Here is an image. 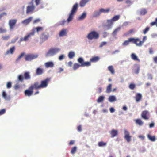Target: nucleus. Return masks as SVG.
<instances>
[{
	"mask_svg": "<svg viewBox=\"0 0 157 157\" xmlns=\"http://www.w3.org/2000/svg\"><path fill=\"white\" fill-rule=\"evenodd\" d=\"M44 71L43 69L40 68H38L36 70V75H40L43 73Z\"/></svg>",
	"mask_w": 157,
	"mask_h": 157,
	"instance_id": "17",
	"label": "nucleus"
},
{
	"mask_svg": "<svg viewBox=\"0 0 157 157\" xmlns=\"http://www.w3.org/2000/svg\"><path fill=\"white\" fill-rule=\"evenodd\" d=\"M15 50V47L14 46L10 48V49L7 50L6 52V55H8L9 54H13Z\"/></svg>",
	"mask_w": 157,
	"mask_h": 157,
	"instance_id": "15",
	"label": "nucleus"
},
{
	"mask_svg": "<svg viewBox=\"0 0 157 157\" xmlns=\"http://www.w3.org/2000/svg\"><path fill=\"white\" fill-rule=\"evenodd\" d=\"M134 32V30L133 29H131L129 30L127 32L124 33V35L125 36H127L128 35L131 34Z\"/></svg>",
	"mask_w": 157,
	"mask_h": 157,
	"instance_id": "42",
	"label": "nucleus"
},
{
	"mask_svg": "<svg viewBox=\"0 0 157 157\" xmlns=\"http://www.w3.org/2000/svg\"><path fill=\"white\" fill-rule=\"evenodd\" d=\"M24 55V53H22L21 54V55H20L18 57V58L17 59L16 61H19L21 58Z\"/></svg>",
	"mask_w": 157,
	"mask_h": 157,
	"instance_id": "46",
	"label": "nucleus"
},
{
	"mask_svg": "<svg viewBox=\"0 0 157 157\" xmlns=\"http://www.w3.org/2000/svg\"><path fill=\"white\" fill-rule=\"evenodd\" d=\"M24 78L25 79H29L30 78V76L29 72H25L24 73Z\"/></svg>",
	"mask_w": 157,
	"mask_h": 157,
	"instance_id": "33",
	"label": "nucleus"
},
{
	"mask_svg": "<svg viewBox=\"0 0 157 157\" xmlns=\"http://www.w3.org/2000/svg\"><path fill=\"white\" fill-rule=\"evenodd\" d=\"M14 89L15 90H17L20 88V86L17 84H16L14 86Z\"/></svg>",
	"mask_w": 157,
	"mask_h": 157,
	"instance_id": "59",
	"label": "nucleus"
},
{
	"mask_svg": "<svg viewBox=\"0 0 157 157\" xmlns=\"http://www.w3.org/2000/svg\"><path fill=\"white\" fill-rule=\"evenodd\" d=\"M38 56L37 55H27L25 56V59L26 61H31L32 59L37 58Z\"/></svg>",
	"mask_w": 157,
	"mask_h": 157,
	"instance_id": "9",
	"label": "nucleus"
},
{
	"mask_svg": "<svg viewBox=\"0 0 157 157\" xmlns=\"http://www.w3.org/2000/svg\"><path fill=\"white\" fill-rule=\"evenodd\" d=\"M107 44V42H105V41H104V42H102L100 44V46H99V47L100 48H101L104 45H106Z\"/></svg>",
	"mask_w": 157,
	"mask_h": 157,
	"instance_id": "53",
	"label": "nucleus"
},
{
	"mask_svg": "<svg viewBox=\"0 0 157 157\" xmlns=\"http://www.w3.org/2000/svg\"><path fill=\"white\" fill-rule=\"evenodd\" d=\"M35 33V32L34 31L29 33L27 35L25 36L24 38L21 37V38L19 40V41L21 42L23 41H26L28 40L31 36L34 35Z\"/></svg>",
	"mask_w": 157,
	"mask_h": 157,
	"instance_id": "7",
	"label": "nucleus"
},
{
	"mask_svg": "<svg viewBox=\"0 0 157 157\" xmlns=\"http://www.w3.org/2000/svg\"><path fill=\"white\" fill-rule=\"evenodd\" d=\"M136 123L140 126H142L144 122L141 119H138L134 120Z\"/></svg>",
	"mask_w": 157,
	"mask_h": 157,
	"instance_id": "21",
	"label": "nucleus"
},
{
	"mask_svg": "<svg viewBox=\"0 0 157 157\" xmlns=\"http://www.w3.org/2000/svg\"><path fill=\"white\" fill-rule=\"evenodd\" d=\"M29 5L27 6L26 11V13L29 14L32 12L34 10L35 6L33 4V0H32L31 2L29 3Z\"/></svg>",
	"mask_w": 157,
	"mask_h": 157,
	"instance_id": "6",
	"label": "nucleus"
},
{
	"mask_svg": "<svg viewBox=\"0 0 157 157\" xmlns=\"http://www.w3.org/2000/svg\"><path fill=\"white\" fill-rule=\"evenodd\" d=\"M110 133L111 136L112 137H114L117 136L118 134V131L117 130H115L114 129L112 130L110 132Z\"/></svg>",
	"mask_w": 157,
	"mask_h": 157,
	"instance_id": "20",
	"label": "nucleus"
},
{
	"mask_svg": "<svg viewBox=\"0 0 157 157\" xmlns=\"http://www.w3.org/2000/svg\"><path fill=\"white\" fill-rule=\"evenodd\" d=\"M99 36V34L93 31L88 34L87 37L89 39L92 40L93 39H97Z\"/></svg>",
	"mask_w": 157,
	"mask_h": 157,
	"instance_id": "5",
	"label": "nucleus"
},
{
	"mask_svg": "<svg viewBox=\"0 0 157 157\" xmlns=\"http://www.w3.org/2000/svg\"><path fill=\"white\" fill-rule=\"evenodd\" d=\"M110 102H112L116 101V97L114 96H110L108 98Z\"/></svg>",
	"mask_w": 157,
	"mask_h": 157,
	"instance_id": "34",
	"label": "nucleus"
},
{
	"mask_svg": "<svg viewBox=\"0 0 157 157\" xmlns=\"http://www.w3.org/2000/svg\"><path fill=\"white\" fill-rule=\"evenodd\" d=\"M32 19V17H29L28 18L23 20L22 22V23L25 25H27L30 23Z\"/></svg>",
	"mask_w": 157,
	"mask_h": 157,
	"instance_id": "16",
	"label": "nucleus"
},
{
	"mask_svg": "<svg viewBox=\"0 0 157 157\" xmlns=\"http://www.w3.org/2000/svg\"><path fill=\"white\" fill-rule=\"evenodd\" d=\"M24 79V77L22 75H20L18 77V80L19 81L22 82Z\"/></svg>",
	"mask_w": 157,
	"mask_h": 157,
	"instance_id": "43",
	"label": "nucleus"
},
{
	"mask_svg": "<svg viewBox=\"0 0 157 157\" xmlns=\"http://www.w3.org/2000/svg\"><path fill=\"white\" fill-rule=\"evenodd\" d=\"M150 114L148 111H143L141 114V117L144 120H148L150 118Z\"/></svg>",
	"mask_w": 157,
	"mask_h": 157,
	"instance_id": "8",
	"label": "nucleus"
},
{
	"mask_svg": "<svg viewBox=\"0 0 157 157\" xmlns=\"http://www.w3.org/2000/svg\"><path fill=\"white\" fill-rule=\"evenodd\" d=\"M90 0H81L80 2V5L81 7L84 6Z\"/></svg>",
	"mask_w": 157,
	"mask_h": 157,
	"instance_id": "25",
	"label": "nucleus"
},
{
	"mask_svg": "<svg viewBox=\"0 0 157 157\" xmlns=\"http://www.w3.org/2000/svg\"><path fill=\"white\" fill-rule=\"evenodd\" d=\"M140 70L139 67H138L137 69H136L135 71V73L136 74H138L139 73Z\"/></svg>",
	"mask_w": 157,
	"mask_h": 157,
	"instance_id": "60",
	"label": "nucleus"
},
{
	"mask_svg": "<svg viewBox=\"0 0 157 157\" xmlns=\"http://www.w3.org/2000/svg\"><path fill=\"white\" fill-rule=\"evenodd\" d=\"M120 18V16L118 15H116L112 19H111L114 22V21H117Z\"/></svg>",
	"mask_w": 157,
	"mask_h": 157,
	"instance_id": "39",
	"label": "nucleus"
},
{
	"mask_svg": "<svg viewBox=\"0 0 157 157\" xmlns=\"http://www.w3.org/2000/svg\"><path fill=\"white\" fill-rule=\"evenodd\" d=\"M10 38V36L9 35L8 36H3L2 37V39L3 40H6L9 39Z\"/></svg>",
	"mask_w": 157,
	"mask_h": 157,
	"instance_id": "49",
	"label": "nucleus"
},
{
	"mask_svg": "<svg viewBox=\"0 0 157 157\" xmlns=\"http://www.w3.org/2000/svg\"><path fill=\"white\" fill-rule=\"evenodd\" d=\"M7 87L8 88H10L11 87V83L10 82H8L6 85Z\"/></svg>",
	"mask_w": 157,
	"mask_h": 157,
	"instance_id": "54",
	"label": "nucleus"
},
{
	"mask_svg": "<svg viewBox=\"0 0 157 157\" xmlns=\"http://www.w3.org/2000/svg\"><path fill=\"white\" fill-rule=\"evenodd\" d=\"M86 16V13H84L83 14L80 16L78 18V19L79 20H81L85 19Z\"/></svg>",
	"mask_w": 157,
	"mask_h": 157,
	"instance_id": "37",
	"label": "nucleus"
},
{
	"mask_svg": "<svg viewBox=\"0 0 157 157\" xmlns=\"http://www.w3.org/2000/svg\"><path fill=\"white\" fill-rule=\"evenodd\" d=\"M75 56V54L74 52L72 51H71L69 52L68 56L70 59H72Z\"/></svg>",
	"mask_w": 157,
	"mask_h": 157,
	"instance_id": "30",
	"label": "nucleus"
},
{
	"mask_svg": "<svg viewBox=\"0 0 157 157\" xmlns=\"http://www.w3.org/2000/svg\"><path fill=\"white\" fill-rule=\"evenodd\" d=\"M138 137L140 139L142 140H144V139L145 138V137L144 136H143V135H139Z\"/></svg>",
	"mask_w": 157,
	"mask_h": 157,
	"instance_id": "57",
	"label": "nucleus"
},
{
	"mask_svg": "<svg viewBox=\"0 0 157 157\" xmlns=\"http://www.w3.org/2000/svg\"><path fill=\"white\" fill-rule=\"evenodd\" d=\"M108 70L112 74H114L115 73L114 69L112 66H109L108 67Z\"/></svg>",
	"mask_w": 157,
	"mask_h": 157,
	"instance_id": "31",
	"label": "nucleus"
},
{
	"mask_svg": "<svg viewBox=\"0 0 157 157\" xmlns=\"http://www.w3.org/2000/svg\"><path fill=\"white\" fill-rule=\"evenodd\" d=\"M64 58V56L63 55H62L60 56L59 57V60H61Z\"/></svg>",
	"mask_w": 157,
	"mask_h": 157,
	"instance_id": "58",
	"label": "nucleus"
},
{
	"mask_svg": "<svg viewBox=\"0 0 157 157\" xmlns=\"http://www.w3.org/2000/svg\"><path fill=\"white\" fill-rule=\"evenodd\" d=\"M50 81V78H47L44 80H41L40 84L37 82H35L31 85L29 89L25 91V95L28 96H31L33 93V89L38 90L47 87Z\"/></svg>",
	"mask_w": 157,
	"mask_h": 157,
	"instance_id": "1",
	"label": "nucleus"
},
{
	"mask_svg": "<svg viewBox=\"0 0 157 157\" xmlns=\"http://www.w3.org/2000/svg\"><path fill=\"white\" fill-rule=\"evenodd\" d=\"M149 27H147L144 30H143V33H144V34H146L147 33V32L149 30Z\"/></svg>",
	"mask_w": 157,
	"mask_h": 157,
	"instance_id": "44",
	"label": "nucleus"
},
{
	"mask_svg": "<svg viewBox=\"0 0 157 157\" xmlns=\"http://www.w3.org/2000/svg\"><path fill=\"white\" fill-rule=\"evenodd\" d=\"M40 0H35V2L36 6H38L40 3Z\"/></svg>",
	"mask_w": 157,
	"mask_h": 157,
	"instance_id": "62",
	"label": "nucleus"
},
{
	"mask_svg": "<svg viewBox=\"0 0 157 157\" xmlns=\"http://www.w3.org/2000/svg\"><path fill=\"white\" fill-rule=\"evenodd\" d=\"M7 31L5 29L3 28L2 27H0V33H3L6 32Z\"/></svg>",
	"mask_w": 157,
	"mask_h": 157,
	"instance_id": "47",
	"label": "nucleus"
},
{
	"mask_svg": "<svg viewBox=\"0 0 157 157\" xmlns=\"http://www.w3.org/2000/svg\"><path fill=\"white\" fill-rule=\"evenodd\" d=\"M137 40H135L134 38H130L128 40L125 41L122 44L123 46H127L129 44V42H132L133 43H136Z\"/></svg>",
	"mask_w": 157,
	"mask_h": 157,
	"instance_id": "10",
	"label": "nucleus"
},
{
	"mask_svg": "<svg viewBox=\"0 0 157 157\" xmlns=\"http://www.w3.org/2000/svg\"><path fill=\"white\" fill-rule=\"evenodd\" d=\"M45 65L46 67H54V64L52 62H48L45 63Z\"/></svg>",
	"mask_w": 157,
	"mask_h": 157,
	"instance_id": "18",
	"label": "nucleus"
},
{
	"mask_svg": "<svg viewBox=\"0 0 157 157\" xmlns=\"http://www.w3.org/2000/svg\"><path fill=\"white\" fill-rule=\"evenodd\" d=\"M110 9L109 8L105 9L103 8H101L99 10V11L100 13H106L109 12L110 11Z\"/></svg>",
	"mask_w": 157,
	"mask_h": 157,
	"instance_id": "27",
	"label": "nucleus"
},
{
	"mask_svg": "<svg viewBox=\"0 0 157 157\" xmlns=\"http://www.w3.org/2000/svg\"><path fill=\"white\" fill-rule=\"evenodd\" d=\"M78 61L80 64L79 65L77 63L74 64L73 68L74 70H76L80 67H88L91 65V63L88 62H84L83 59L82 57H79L78 59Z\"/></svg>",
	"mask_w": 157,
	"mask_h": 157,
	"instance_id": "2",
	"label": "nucleus"
},
{
	"mask_svg": "<svg viewBox=\"0 0 157 157\" xmlns=\"http://www.w3.org/2000/svg\"><path fill=\"white\" fill-rule=\"evenodd\" d=\"M77 148L75 146L72 148L71 152L72 154H74L76 151Z\"/></svg>",
	"mask_w": 157,
	"mask_h": 157,
	"instance_id": "40",
	"label": "nucleus"
},
{
	"mask_svg": "<svg viewBox=\"0 0 157 157\" xmlns=\"http://www.w3.org/2000/svg\"><path fill=\"white\" fill-rule=\"evenodd\" d=\"M60 50L59 48H52L50 49L46 54V56L47 57L50 56H53L58 53Z\"/></svg>",
	"mask_w": 157,
	"mask_h": 157,
	"instance_id": "4",
	"label": "nucleus"
},
{
	"mask_svg": "<svg viewBox=\"0 0 157 157\" xmlns=\"http://www.w3.org/2000/svg\"><path fill=\"white\" fill-rule=\"evenodd\" d=\"M6 111V110L5 109H2L0 110V116L4 114Z\"/></svg>",
	"mask_w": 157,
	"mask_h": 157,
	"instance_id": "51",
	"label": "nucleus"
},
{
	"mask_svg": "<svg viewBox=\"0 0 157 157\" xmlns=\"http://www.w3.org/2000/svg\"><path fill=\"white\" fill-rule=\"evenodd\" d=\"M66 21L64 20H62L61 21H60L58 23V25H63L65 23V22Z\"/></svg>",
	"mask_w": 157,
	"mask_h": 157,
	"instance_id": "50",
	"label": "nucleus"
},
{
	"mask_svg": "<svg viewBox=\"0 0 157 157\" xmlns=\"http://www.w3.org/2000/svg\"><path fill=\"white\" fill-rule=\"evenodd\" d=\"M112 85L111 84H109L107 86L106 90V92L107 93H110L112 91Z\"/></svg>",
	"mask_w": 157,
	"mask_h": 157,
	"instance_id": "29",
	"label": "nucleus"
},
{
	"mask_svg": "<svg viewBox=\"0 0 157 157\" xmlns=\"http://www.w3.org/2000/svg\"><path fill=\"white\" fill-rule=\"evenodd\" d=\"M125 136L124 139L126 140L129 143L131 140V136H130L129 132L127 130H125L124 131Z\"/></svg>",
	"mask_w": 157,
	"mask_h": 157,
	"instance_id": "13",
	"label": "nucleus"
},
{
	"mask_svg": "<svg viewBox=\"0 0 157 157\" xmlns=\"http://www.w3.org/2000/svg\"><path fill=\"white\" fill-rule=\"evenodd\" d=\"M77 130L78 132H80L82 131V128L81 125H79L77 128Z\"/></svg>",
	"mask_w": 157,
	"mask_h": 157,
	"instance_id": "61",
	"label": "nucleus"
},
{
	"mask_svg": "<svg viewBox=\"0 0 157 157\" xmlns=\"http://www.w3.org/2000/svg\"><path fill=\"white\" fill-rule=\"evenodd\" d=\"M134 39L135 40H136V43H134V44H135L137 46H139L138 45H137V44H139V43H140V41H141V40H140V39L139 38H134Z\"/></svg>",
	"mask_w": 157,
	"mask_h": 157,
	"instance_id": "56",
	"label": "nucleus"
},
{
	"mask_svg": "<svg viewBox=\"0 0 157 157\" xmlns=\"http://www.w3.org/2000/svg\"><path fill=\"white\" fill-rule=\"evenodd\" d=\"M129 88L131 90H133L135 87V85L134 84H131L129 85Z\"/></svg>",
	"mask_w": 157,
	"mask_h": 157,
	"instance_id": "48",
	"label": "nucleus"
},
{
	"mask_svg": "<svg viewBox=\"0 0 157 157\" xmlns=\"http://www.w3.org/2000/svg\"><path fill=\"white\" fill-rule=\"evenodd\" d=\"M100 11H99V12H95L94 13L93 16L94 17H96L99 16L100 14Z\"/></svg>",
	"mask_w": 157,
	"mask_h": 157,
	"instance_id": "45",
	"label": "nucleus"
},
{
	"mask_svg": "<svg viewBox=\"0 0 157 157\" xmlns=\"http://www.w3.org/2000/svg\"><path fill=\"white\" fill-rule=\"evenodd\" d=\"M106 144V142H104L102 141H101L98 143V145L100 147H102L105 146Z\"/></svg>",
	"mask_w": 157,
	"mask_h": 157,
	"instance_id": "35",
	"label": "nucleus"
},
{
	"mask_svg": "<svg viewBox=\"0 0 157 157\" xmlns=\"http://www.w3.org/2000/svg\"><path fill=\"white\" fill-rule=\"evenodd\" d=\"M131 58L133 60L140 62V60L137 56L134 53H132L131 55Z\"/></svg>",
	"mask_w": 157,
	"mask_h": 157,
	"instance_id": "24",
	"label": "nucleus"
},
{
	"mask_svg": "<svg viewBox=\"0 0 157 157\" xmlns=\"http://www.w3.org/2000/svg\"><path fill=\"white\" fill-rule=\"evenodd\" d=\"M147 13L146 10L144 8L141 9L140 11V15H144Z\"/></svg>",
	"mask_w": 157,
	"mask_h": 157,
	"instance_id": "28",
	"label": "nucleus"
},
{
	"mask_svg": "<svg viewBox=\"0 0 157 157\" xmlns=\"http://www.w3.org/2000/svg\"><path fill=\"white\" fill-rule=\"evenodd\" d=\"M17 20L16 19H10L9 22V25L10 26V29H12L15 25L17 22Z\"/></svg>",
	"mask_w": 157,
	"mask_h": 157,
	"instance_id": "11",
	"label": "nucleus"
},
{
	"mask_svg": "<svg viewBox=\"0 0 157 157\" xmlns=\"http://www.w3.org/2000/svg\"><path fill=\"white\" fill-rule=\"evenodd\" d=\"M107 24L104 25L106 30H108L111 29L112 27L113 22L111 19L110 20H107Z\"/></svg>",
	"mask_w": 157,
	"mask_h": 157,
	"instance_id": "14",
	"label": "nucleus"
},
{
	"mask_svg": "<svg viewBox=\"0 0 157 157\" xmlns=\"http://www.w3.org/2000/svg\"><path fill=\"white\" fill-rule=\"evenodd\" d=\"M49 37V35L48 33L43 32L41 34L40 38L43 41H45L48 39Z\"/></svg>",
	"mask_w": 157,
	"mask_h": 157,
	"instance_id": "12",
	"label": "nucleus"
},
{
	"mask_svg": "<svg viewBox=\"0 0 157 157\" xmlns=\"http://www.w3.org/2000/svg\"><path fill=\"white\" fill-rule=\"evenodd\" d=\"M142 98V96L141 94L140 93H137L135 99L136 102H137L140 101L141 100Z\"/></svg>",
	"mask_w": 157,
	"mask_h": 157,
	"instance_id": "19",
	"label": "nucleus"
},
{
	"mask_svg": "<svg viewBox=\"0 0 157 157\" xmlns=\"http://www.w3.org/2000/svg\"><path fill=\"white\" fill-rule=\"evenodd\" d=\"M37 32L38 33L39 32L43 31V27H38L35 28Z\"/></svg>",
	"mask_w": 157,
	"mask_h": 157,
	"instance_id": "41",
	"label": "nucleus"
},
{
	"mask_svg": "<svg viewBox=\"0 0 157 157\" xmlns=\"http://www.w3.org/2000/svg\"><path fill=\"white\" fill-rule=\"evenodd\" d=\"M99 59V58L98 57H94L91 58L90 59V62H89L90 63L91 62H95L98 61Z\"/></svg>",
	"mask_w": 157,
	"mask_h": 157,
	"instance_id": "26",
	"label": "nucleus"
},
{
	"mask_svg": "<svg viewBox=\"0 0 157 157\" xmlns=\"http://www.w3.org/2000/svg\"><path fill=\"white\" fill-rule=\"evenodd\" d=\"M120 29L121 28L120 27L116 29L112 33V35L113 36L116 35L117 33L120 30Z\"/></svg>",
	"mask_w": 157,
	"mask_h": 157,
	"instance_id": "36",
	"label": "nucleus"
},
{
	"mask_svg": "<svg viewBox=\"0 0 157 157\" xmlns=\"http://www.w3.org/2000/svg\"><path fill=\"white\" fill-rule=\"evenodd\" d=\"M2 96L5 99H6L7 98V94L6 92L4 91H3L2 93Z\"/></svg>",
	"mask_w": 157,
	"mask_h": 157,
	"instance_id": "52",
	"label": "nucleus"
},
{
	"mask_svg": "<svg viewBox=\"0 0 157 157\" xmlns=\"http://www.w3.org/2000/svg\"><path fill=\"white\" fill-rule=\"evenodd\" d=\"M40 21V18H38L36 19L33 22V24H35L37 23H38Z\"/></svg>",
	"mask_w": 157,
	"mask_h": 157,
	"instance_id": "55",
	"label": "nucleus"
},
{
	"mask_svg": "<svg viewBox=\"0 0 157 157\" xmlns=\"http://www.w3.org/2000/svg\"><path fill=\"white\" fill-rule=\"evenodd\" d=\"M104 99V97L103 96H99L97 100V101L98 103L102 102Z\"/></svg>",
	"mask_w": 157,
	"mask_h": 157,
	"instance_id": "38",
	"label": "nucleus"
},
{
	"mask_svg": "<svg viewBox=\"0 0 157 157\" xmlns=\"http://www.w3.org/2000/svg\"><path fill=\"white\" fill-rule=\"evenodd\" d=\"M147 137L152 141H154L155 140V136H151L150 134H148L147 135Z\"/></svg>",
	"mask_w": 157,
	"mask_h": 157,
	"instance_id": "32",
	"label": "nucleus"
},
{
	"mask_svg": "<svg viewBox=\"0 0 157 157\" xmlns=\"http://www.w3.org/2000/svg\"><path fill=\"white\" fill-rule=\"evenodd\" d=\"M157 23L155 21L152 22H151L150 23V25L151 26H154V25H157Z\"/></svg>",
	"mask_w": 157,
	"mask_h": 157,
	"instance_id": "63",
	"label": "nucleus"
},
{
	"mask_svg": "<svg viewBox=\"0 0 157 157\" xmlns=\"http://www.w3.org/2000/svg\"><path fill=\"white\" fill-rule=\"evenodd\" d=\"M147 39V37L146 36H144L143 37V40L142 41H140V43L139 44H137V45L139 46V47L141 46L143 44L144 42L146 41V40Z\"/></svg>",
	"mask_w": 157,
	"mask_h": 157,
	"instance_id": "23",
	"label": "nucleus"
},
{
	"mask_svg": "<svg viewBox=\"0 0 157 157\" xmlns=\"http://www.w3.org/2000/svg\"><path fill=\"white\" fill-rule=\"evenodd\" d=\"M67 34L66 30L65 29H63L61 30L59 33V36L60 37L63 36H66Z\"/></svg>",
	"mask_w": 157,
	"mask_h": 157,
	"instance_id": "22",
	"label": "nucleus"
},
{
	"mask_svg": "<svg viewBox=\"0 0 157 157\" xmlns=\"http://www.w3.org/2000/svg\"><path fill=\"white\" fill-rule=\"evenodd\" d=\"M78 6V3H75L73 6L69 17L67 19V21L68 22L71 21L73 19L74 15L77 11Z\"/></svg>",
	"mask_w": 157,
	"mask_h": 157,
	"instance_id": "3",
	"label": "nucleus"
},
{
	"mask_svg": "<svg viewBox=\"0 0 157 157\" xmlns=\"http://www.w3.org/2000/svg\"><path fill=\"white\" fill-rule=\"evenodd\" d=\"M154 62L155 63H157V56L154 57L153 58Z\"/></svg>",
	"mask_w": 157,
	"mask_h": 157,
	"instance_id": "64",
	"label": "nucleus"
}]
</instances>
